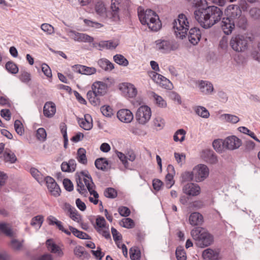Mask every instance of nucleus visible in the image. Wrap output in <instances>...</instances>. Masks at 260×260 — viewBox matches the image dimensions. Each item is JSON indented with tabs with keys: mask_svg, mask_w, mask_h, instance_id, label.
I'll return each instance as SVG.
<instances>
[{
	"mask_svg": "<svg viewBox=\"0 0 260 260\" xmlns=\"http://www.w3.org/2000/svg\"><path fill=\"white\" fill-rule=\"evenodd\" d=\"M223 13L220 8L215 6L206 8H199L194 11L196 20L204 28H208L220 20Z\"/></svg>",
	"mask_w": 260,
	"mask_h": 260,
	"instance_id": "1",
	"label": "nucleus"
},
{
	"mask_svg": "<svg viewBox=\"0 0 260 260\" xmlns=\"http://www.w3.org/2000/svg\"><path fill=\"white\" fill-rule=\"evenodd\" d=\"M138 17L142 25H147L152 31H156L161 27V22L158 16L153 11L141 8H138Z\"/></svg>",
	"mask_w": 260,
	"mask_h": 260,
	"instance_id": "2",
	"label": "nucleus"
},
{
	"mask_svg": "<svg viewBox=\"0 0 260 260\" xmlns=\"http://www.w3.org/2000/svg\"><path fill=\"white\" fill-rule=\"evenodd\" d=\"M191 235L196 242L197 246L204 248L212 244L213 242V237L208 231L202 227L198 226L193 229Z\"/></svg>",
	"mask_w": 260,
	"mask_h": 260,
	"instance_id": "3",
	"label": "nucleus"
},
{
	"mask_svg": "<svg viewBox=\"0 0 260 260\" xmlns=\"http://www.w3.org/2000/svg\"><path fill=\"white\" fill-rule=\"evenodd\" d=\"M77 191L82 196L86 197L87 194V188L95 187L91 177L87 171H83L76 178Z\"/></svg>",
	"mask_w": 260,
	"mask_h": 260,
	"instance_id": "4",
	"label": "nucleus"
},
{
	"mask_svg": "<svg viewBox=\"0 0 260 260\" xmlns=\"http://www.w3.org/2000/svg\"><path fill=\"white\" fill-rule=\"evenodd\" d=\"M173 25L176 37L180 39L185 38L189 28V22L185 15L179 14L178 18L174 20Z\"/></svg>",
	"mask_w": 260,
	"mask_h": 260,
	"instance_id": "5",
	"label": "nucleus"
},
{
	"mask_svg": "<svg viewBox=\"0 0 260 260\" xmlns=\"http://www.w3.org/2000/svg\"><path fill=\"white\" fill-rule=\"evenodd\" d=\"M248 38L243 35H237L233 37L230 41V45L236 51L241 52L247 47Z\"/></svg>",
	"mask_w": 260,
	"mask_h": 260,
	"instance_id": "6",
	"label": "nucleus"
},
{
	"mask_svg": "<svg viewBox=\"0 0 260 260\" xmlns=\"http://www.w3.org/2000/svg\"><path fill=\"white\" fill-rule=\"evenodd\" d=\"M151 116V110L148 106H140L136 113V119L141 124H145L148 122Z\"/></svg>",
	"mask_w": 260,
	"mask_h": 260,
	"instance_id": "7",
	"label": "nucleus"
},
{
	"mask_svg": "<svg viewBox=\"0 0 260 260\" xmlns=\"http://www.w3.org/2000/svg\"><path fill=\"white\" fill-rule=\"evenodd\" d=\"M194 180L201 182L205 180L209 175V170L207 166L200 164L193 168Z\"/></svg>",
	"mask_w": 260,
	"mask_h": 260,
	"instance_id": "8",
	"label": "nucleus"
},
{
	"mask_svg": "<svg viewBox=\"0 0 260 260\" xmlns=\"http://www.w3.org/2000/svg\"><path fill=\"white\" fill-rule=\"evenodd\" d=\"M68 35L75 41L78 42L91 43L93 41V38L83 33H80L73 30H69Z\"/></svg>",
	"mask_w": 260,
	"mask_h": 260,
	"instance_id": "9",
	"label": "nucleus"
},
{
	"mask_svg": "<svg viewBox=\"0 0 260 260\" xmlns=\"http://www.w3.org/2000/svg\"><path fill=\"white\" fill-rule=\"evenodd\" d=\"M44 183H46L49 191L52 195L55 197H58L60 195L61 190L52 177L50 176L45 177Z\"/></svg>",
	"mask_w": 260,
	"mask_h": 260,
	"instance_id": "10",
	"label": "nucleus"
},
{
	"mask_svg": "<svg viewBox=\"0 0 260 260\" xmlns=\"http://www.w3.org/2000/svg\"><path fill=\"white\" fill-rule=\"evenodd\" d=\"M224 148L229 150H235L239 148L242 145L241 140L235 136L227 137L223 141Z\"/></svg>",
	"mask_w": 260,
	"mask_h": 260,
	"instance_id": "11",
	"label": "nucleus"
},
{
	"mask_svg": "<svg viewBox=\"0 0 260 260\" xmlns=\"http://www.w3.org/2000/svg\"><path fill=\"white\" fill-rule=\"evenodd\" d=\"M124 96L133 98L137 94V89L135 86L129 83H122L119 87Z\"/></svg>",
	"mask_w": 260,
	"mask_h": 260,
	"instance_id": "12",
	"label": "nucleus"
},
{
	"mask_svg": "<svg viewBox=\"0 0 260 260\" xmlns=\"http://www.w3.org/2000/svg\"><path fill=\"white\" fill-rule=\"evenodd\" d=\"M197 86L200 91L204 95L211 94L214 91V87L212 83L207 80L198 81Z\"/></svg>",
	"mask_w": 260,
	"mask_h": 260,
	"instance_id": "13",
	"label": "nucleus"
},
{
	"mask_svg": "<svg viewBox=\"0 0 260 260\" xmlns=\"http://www.w3.org/2000/svg\"><path fill=\"white\" fill-rule=\"evenodd\" d=\"M155 49L161 53H166L173 50V45L169 40H157L155 41Z\"/></svg>",
	"mask_w": 260,
	"mask_h": 260,
	"instance_id": "14",
	"label": "nucleus"
},
{
	"mask_svg": "<svg viewBox=\"0 0 260 260\" xmlns=\"http://www.w3.org/2000/svg\"><path fill=\"white\" fill-rule=\"evenodd\" d=\"M182 191L189 196L194 197L200 193L201 188L197 184L188 183L183 187Z\"/></svg>",
	"mask_w": 260,
	"mask_h": 260,
	"instance_id": "15",
	"label": "nucleus"
},
{
	"mask_svg": "<svg viewBox=\"0 0 260 260\" xmlns=\"http://www.w3.org/2000/svg\"><path fill=\"white\" fill-rule=\"evenodd\" d=\"M74 72L86 75H90L95 73L96 69L93 67H88L81 64H75L72 66Z\"/></svg>",
	"mask_w": 260,
	"mask_h": 260,
	"instance_id": "16",
	"label": "nucleus"
},
{
	"mask_svg": "<svg viewBox=\"0 0 260 260\" xmlns=\"http://www.w3.org/2000/svg\"><path fill=\"white\" fill-rule=\"evenodd\" d=\"M225 13L227 17L234 20L235 18H237V17L240 16L242 11L238 5H231L228 7Z\"/></svg>",
	"mask_w": 260,
	"mask_h": 260,
	"instance_id": "17",
	"label": "nucleus"
},
{
	"mask_svg": "<svg viewBox=\"0 0 260 260\" xmlns=\"http://www.w3.org/2000/svg\"><path fill=\"white\" fill-rule=\"evenodd\" d=\"M117 116L119 120L125 123L131 122L134 118L132 112L128 109H125L119 110L117 112Z\"/></svg>",
	"mask_w": 260,
	"mask_h": 260,
	"instance_id": "18",
	"label": "nucleus"
},
{
	"mask_svg": "<svg viewBox=\"0 0 260 260\" xmlns=\"http://www.w3.org/2000/svg\"><path fill=\"white\" fill-rule=\"evenodd\" d=\"M107 90V85L103 82H94L92 86V90L97 95L102 96L105 95Z\"/></svg>",
	"mask_w": 260,
	"mask_h": 260,
	"instance_id": "19",
	"label": "nucleus"
},
{
	"mask_svg": "<svg viewBox=\"0 0 260 260\" xmlns=\"http://www.w3.org/2000/svg\"><path fill=\"white\" fill-rule=\"evenodd\" d=\"M99 49L102 50L103 49L113 50L115 49L119 45V41L117 40H111L109 41H101L98 44Z\"/></svg>",
	"mask_w": 260,
	"mask_h": 260,
	"instance_id": "20",
	"label": "nucleus"
},
{
	"mask_svg": "<svg viewBox=\"0 0 260 260\" xmlns=\"http://www.w3.org/2000/svg\"><path fill=\"white\" fill-rule=\"evenodd\" d=\"M78 122L81 128L86 131L91 129L93 126L92 118L88 114L84 115V118H78Z\"/></svg>",
	"mask_w": 260,
	"mask_h": 260,
	"instance_id": "21",
	"label": "nucleus"
},
{
	"mask_svg": "<svg viewBox=\"0 0 260 260\" xmlns=\"http://www.w3.org/2000/svg\"><path fill=\"white\" fill-rule=\"evenodd\" d=\"M221 26L224 33L226 35H229L232 33L235 27L234 20L229 17L223 18Z\"/></svg>",
	"mask_w": 260,
	"mask_h": 260,
	"instance_id": "22",
	"label": "nucleus"
},
{
	"mask_svg": "<svg viewBox=\"0 0 260 260\" xmlns=\"http://www.w3.org/2000/svg\"><path fill=\"white\" fill-rule=\"evenodd\" d=\"M202 157L206 162L211 164H215L218 162L215 153L210 149L203 150L202 152Z\"/></svg>",
	"mask_w": 260,
	"mask_h": 260,
	"instance_id": "23",
	"label": "nucleus"
},
{
	"mask_svg": "<svg viewBox=\"0 0 260 260\" xmlns=\"http://www.w3.org/2000/svg\"><path fill=\"white\" fill-rule=\"evenodd\" d=\"M201 37L200 30L196 27L191 28L189 31L188 39L193 45H196Z\"/></svg>",
	"mask_w": 260,
	"mask_h": 260,
	"instance_id": "24",
	"label": "nucleus"
},
{
	"mask_svg": "<svg viewBox=\"0 0 260 260\" xmlns=\"http://www.w3.org/2000/svg\"><path fill=\"white\" fill-rule=\"evenodd\" d=\"M219 251L216 249L207 248L202 253V256L205 260H219Z\"/></svg>",
	"mask_w": 260,
	"mask_h": 260,
	"instance_id": "25",
	"label": "nucleus"
},
{
	"mask_svg": "<svg viewBox=\"0 0 260 260\" xmlns=\"http://www.w3.org/2000/svg\"><path fill=\"white\" fill-rule=\"evenodd\" d=\"M56 112V106L52 102H46L43 108V113L48 118L52 117Z\"/></svg>",
	"mask_w": 260,
	"mask_h": 260,
	"instance_id": "26",
	"label": "nucleus"
},
{
	"mask_svg": "<svg viewBox=\"0 0 260 260\" xmlns=\"http://www.w3.org/2000/svg\"><path fill=\"white\" fill-rule=\"evenodd\" d=\"M189 223L193 226L200 225L204 222L203 215L199 212H193L189 217Z\"/></svg>",
	"mask_w": 260,
	"mask_h": 260,
	"instance_id": "27",
	"label": "nucleus"
},
{
	"mask_svg": "<svg viewBox=\"0 0 260 260\" xmlns=\"http://www.w3.org/2000/svg\"><path fill=\"white\" fill-rule=\"evenodd\" d=\"M77 164L74 159H70L68 161H63L61 165V169L64 172H73L75 171Z\"/></svg>",
	"mask_w": 260,
	"mask_h": 260,
	"instance_id": "28",
	"label": "nucleus"
},
{
	"mask_svg": "<svg viewBox=\"0 0 260 260\" xmlns=\"http://www.w3.org/2000/svg\"><path fill=\"white\" fill-rule=\"evenodd\" d=\"M167 170L168 173L166 176V187L168 188H170L172 186V185L174 183V181L173 180V177L175 174V172L174 167L171 165H168L167 167Z\"/></svg>",
	"mask_w": 260,
	"mask_h": 260,
	"instance_id": "29",
	"label": "nucleus"
},
{
	"mask_svg": "<svg viewBox=\"0 0 260 260\" xmlns=\"http://www.w3.org/2000/svg\"><path fill=\"white\" fill-rule=\"evenodd\" d=\"M46 245L49 251L56 254L59 256H62L63 253L61 248L55 244L52 239H48L46 241Z\"/></svg>",
	"mask_w": 260,
	"mask_h": 260,
	"instance_id": "30",
	"label": "nucleus"
},
{
	"mask_svg": "<svg viewBox=\"0 0 260 260\" xmlns=\"http://www.w3.org/2000/svg\"><path fill=\"white\" fill-rule=\"evenodd\" d=\"M111 4L110 9H113L120 12V11L123 9L125 10L127 9V5L129 2L127 1H125L122 4L119 2V0H111Z\"/></svg>",
	"mask_w": 260,
	"mask_h": 260,
	"instance_id": "31",
	"label": "nucleus"
},
{
	"mask_svg": "<svg viewBox=\"0 0 260 260\" xmlns=\"http://www.w3.org/2000/svg\"><path fill=\"white\" fill-rule=\"evenodd\" d=\"M31 176L41 184L44 183L45 177L36 168H31L29 171Z\"/></svg>",
	"mask_w": 260,
	"mask_h": 260,
	"instance_id": "32",
	"label": "nucleus"
},
{
	"mask_svg": "<svg viewBox=\"0 0 260 260\" xmlns=\"http://www.w3.org/2000/svg\"><path fill=\"white\" fill-rule=\"evenodd\" d=\"M3 157L5 162L14 164L17 160L15 154L10 150L6 149L3 153Z\"/></svg>",
	"mask_w": 260,
	"mask_h": 260,
	"instance_id": "33",
	"label": "nucleus"
},
{
	"mask_svg": "<svg viewBox=\"0 0 260 260\" xmlns=\"http://www.w3.org/2000/svg\"><path fill=\"white\" fill-rule=\"evenodd\" d=\"M220 119L223 121L232 123H237L240 120L239 118L234 115L223 114L220 115Z\"/></svg>",
	"mask_w": 260,
	"mask_h": 260,
	"instance_id": "34",
	"label": "nucleus"
},
{
	"mask_svg": "<svg viewBox=\"0 0 260 260\" xmlns=\"http://www.w3.org/2000/svg\"><path fill=\"white\" fill-rule=\"evenodd\" d=\"M98 64L106 71H110L114 68V64L106 58L100 59L98 61Z\"/></svg>",
	"mask_w": 260,
	"mask_h": 260,
	"instance_id": "35",
	"label": "nucleus"
},
{
	"mask_svg": "<svg viewBox=\"0 0 260 260\" xmlns=\"http://www.w3.org/2000/svg\"><path fill=\"white\" fill-rule=\"evenodd\" d=\"M193 109L196 113L199 116L204 118H207L210 116V113L207 109L204 107L202 106H196L193 108Z\"/></svg>",
	"mask_w": 260,
	"mask_h": 260,
	"instance_id": "36",
	"label": "nucleus"
},
{
	"mask_svg": "<svg viewBox=\"0 0 260 260\" xmlns=\"http://www.w3.org/2000/svg\"><path fill=\"white\" fill-rule=\"evenodd\" d=\"M86 151L85 149L83 148H80L77 153V159L79 162L86 165L87 163V159L86 156Z\"/></svg>",
	"mask_w": 260,
	"mask_h": 260,
	"instance_id": "37",
	"label": "nucleus"
},
{
	"mask_svg": "<svg viewBox=\"0 0 260 260\" xmlns=\"http://www.w3.org/2000/svg\"><path fill=\"white\" fill-rule=\"evenodd\" d=\"M87 98L90 103L94 106L100 105V96L97 95L91 90H89L87 93Z\"/></svg>",
	"mask_w": 260,
	"mask_h": 260,
	"instance_id": "38",
	"label": "nucleus"
},
{
	"mask_svg": "<svg viewBox=\"0 0 260 260\" xmlns=\"http://www.w3.org/2000/svg\"><path fill=\"white\" fill-rule=\"evenodd\" d=\"M94 164L98 169L105 171L107 169L108 162L105 158H99L95 160Z\"/></svg>",
	"mask_w": 260,
	"mask_h": 260,
	"instance_id": "39",
	"label": "nucleus"
},
{
	"mask_svg": "<svg viewBox=\"0 0 260 260\" xmlns=\"http://www.w3.org/2000/svg\"><path fill=\"white\" fill-rule=\"evenodd\" d=\"M95 10L96 14L100 16L105 17L107 14L106 8L103 2H99L95 4Z\"/></svg>",
	"mask_w": 260,
	"mask_h": 260,
	"instance_id": "40",
	"label": "nucleus"
},
{
	"mask_svg": "<svg viewBox=\"0 0 260 260\" xmlns=\"http://www.w3.org/2000/svg\"><path fill=\"white\" fill-rule=\"evenodd\" d=\"M69 229L71 233L72 232L73 235L77 238L81 239H89V236L86 233L80 231L71 226H69Z\"/></svg>",
	"mask_w": 260,
	"mask_h": 260,
	"instance_id": "41",
	"label": "nucleus"
},
{
	"mask_svg": "<svg viewBox=\"0 0 260 260\" xmlns=\"http://www.w3.org/2000/svg\"><path fill=\"white\" fill-rule=\"evenodd\" d=\"M151 95L153 98L155 104L158 107L160 108H165L167 107V103L161 96L158 95L154 92H152L151 93Z\"/></svg>",
	"mask_w": 260,
	"mask_h": 260,
	"instance_id": "42",
	"label": "nucleus"
},
{
	"mask_svg": "<svg viewBox=\"0 0 260 260\" xmlns=\"http://www.w3.org/2000/svg\"><path fill=\"white\" fill-rule=\"evenodd\" d=\"M44 217L42 215H37L31 219L30 224L37 229H39L42 225Z\"/></svg>",
	"mask_w": 260,
	"mask_h": 260,
	"instance_id": "43",
	"label": "nucleus"
},
{
	"mask_svg": "<svg viewBox=\"0 0 260 260\" xmlns=\"http://www.w3.org/2000/svg\"><path fill=\"white\" fill-rule=\"evenodd\" d=\"M234 24H236L239 27H241L243 29H245L246 28V26L247 24V19L244 15H242V14L240 16L237 17V18H235L234 20Z\"/></svg>",
	"mask_w": 260,
	"mask_h": 260,
	"instance_id": "44",
	"label": "nucleus"
},
{
	"mask_svg": "<svg viewBox=\"0 0 260 260\" xmlns=\"http://www.w3.org/2000/svg\"><path fill=\"white\" fill-rule=\"evenodd\" d=\"M186 132L183 129H179L176 132L174 136L173 139L174 141L181 142H183L185 139Z\"/></svg>",
	"mask_w": 260,
	"mask_h": 260,
	"instance_id": "45",
	"label": "nucleus"
},
{
	"mask_svg": "<svg viewBox=\"0 0 260 260\" xmlns=\"http://www.w3.org/2000/svg\"><path fill=\"white\" fill-rule=\"evenodd\" d=\"M113 59L116 63L119 65L126 67L128 64V61L121 54H116L114 55Z\"/></svg>",
	"mask_w": 260,
	"mask_h": 260,
	"instance_id": "46",
	"label": "nucleus"
},
{
	"mask_svg": "<svg viewBox=\"0 0 260 260\" xmlns=\"http://www.w3.org/2000/svg\"><path fill=\"white\" fill-rule=\"evenodd\" d=\"M95 187H91V190L90 188H87V189L91 195H93V198L90 197L89 200L90 202L93 203L94 205H97L99 203L98 198L99 197L98 193L94 190Z\"/></svg>",
	"mask_w": 260,
	"mask_h": 260,
	"instance_id": "47",
	"label": "nucleus"
},
{
	"mask_svg": "<svg viewBox=\"0 0 260 260\" xmlns=\"http://www.w3.org/2000/svg\"><path fill=\"white\" fill-rule=\"evenodd\" d=\"M156 83L159 84L161 86L166 89L170 88L172 85V83L170 81L161 75Z\"/></svg>",
	"mask_w": 260,
	"mask_h": 260,
	"instance_id": "48",
	"label": "nucleus"
},
{
	"mask_svg": "<svg viewBox=\"0 0 260 260\" xmlns=\"http://www.w3.org/2000/svg\"><path fill=\"white\" fill-rule=\"evenodd\" d=\"M106 17L114 21H118L120 20V12L110 9V11L106 14Z\"/></svg>",
	"mask_w": 260,
	"mask_h": 260,
	"instance_id": "49",
	"label": "nucleus"
},
{
	"mask_svg": "<svg viewBox=\"0 0 260 260\" xmlns=\"http://www.w3.org/2000/svg\"><path fill=\"white\" fill-rule=\"evenodd\" d=\"M95 223L96 226H95L94 228L96 231H98V230H101L105 228H107L106 221L104 217L102 216H98L96 219Z\"/></svg>",
	"mask_w": 260,
	"mask_h": 260,
	"instance_id": "50",
	"label": "nucleus"
},
{
	"mask_svg": "<svg viewBox=\"0 0 260 260\" xmlns=\"http://www.w3.org/2000/svg\"><path fill=\"white\" fill-rule=\"evenodd\" d=\"M6 70L10 73L15 74L18 72V68L17 65L12 61H8L6 64Z\"/></svg>",
	"mask_w": 260,
	"mask_h": 260,
	"instance_id": "51",
	"label": "nucleus"
},
{
	"mask_svg": "<svg viewBox=\"0 0 260 260\" xmlns=\"http://www.w3.org/2000/svg\"><path fill=\"white\" fill-rule=\"evenodd\" d=\"M129 255L132 260H140V251L137 247H132L129 249Z\"/></svg>",
	"mask_w": 260,
	"mask_h": 260,
	"instance_id": "52",
	"label": "nucleus"
},
{
	"mask_svg": "<svg viewBox=\"0 0 260 260\" xmlns=\"http://www.w3.org/2000/svg\"><path fill=\"white\" fill-rule=\"evenodd\" d=\"M0 230L4 234L8 236L11 237L13 236L12 230L9 224L6 223H0Z\"/></svg>",
	"mask_w": 260,
	"mask_h": 260,
	"instance_id": "53",
	"label": "nucleus"
},
{
	"mask_svg": "<svg viewBox=\"0 0 260 260\" xmlns=\"http://www.w3.org/2000/svg\"><path fill=\"white\" fill-rule=\"evenodd\" d=\"M212 145L214 149L218 152H222L223 148H224V145L223 144V141L221 140L217 139L215 140L213 143Z\"/></svg>",
	"mask_w": 260,
	"mask_h": 260,
	"instance_id": "54",
	"label": "nucleus"
},
{
	"mask_svg": "<svg viewBox=\"0 0 260 260\" xmlns=\"http://www.w3.org/2000/svg\"><path fill=\"white\" fill-rule=\"evenodd\" d=\"M104 194L106 198L114 199L117 197V192L114 188L108 187L104 190Z\"/></svg>",
	"mask_w": 260,
	"mask_h": 260,
	"instance_id": "55",
	"label": "nucleus"
},
{
	"mask_svg": "<svg viewBox=\"0 0 260 260\" xmlns=\"http://www.w3.org/2000/svg\"><path fill=\"white\" fill-rule=\"evenodd\" d=\"M120 225L127 229L133 228L135 226L134 221L129 218H125L121 220L120 222Z\"/></svg>",
	"mask_w": 260,
	"mask_h": 260,
	"instance_id": "56",
	"label": "nucleus"
},
{
	"mask_svg": "<svg viewBox=\"0 0 260 260\" xmlns=\"http://www.w3.org/2000/svg\"><path fill=\"white\" fill-rule=\"evenodd\" d=\"M177 260H186V252L182 247H178L176 250Z\"/></svg>",
	"mask_w": 260,
	"mask_h": 260,
	"instance_id": "57",
	"label": "nucleus"
},
{
	"mask_svg": "<svg viewBox=\"0 0 260 260\" xmlns=\"http://www.w3.org/2000/svg\"><path fill=\"white\" fill-rule=\"evenodd\" d=\"M101 111L103 115L107 117H111L113 115V109L109 106L104 105L101 107Z\"/></svg>",
	"mask_w": 260,
	"mask_h": 260,
	"instance_id": "58",
	"label": "nucleus"
},
{
	"mask_svg": "<svg viewBox=\"0 0 260 260\" xmlns=\"http://www.w3.org/2000/svg\"><path fill=\"white\" fill-rule=\"evenodd\" d=\"M19 78L21 82L27 83L30 80V75L26 71H21Z\"/></svg>",
	"mask_w": 260,
	"mask_h": 260,
	"instance_id": "59",
	"label": "nucleus"
},
{
	"mask_svg": "<svg viewBox=\"0 0 260 260\" xmlns=\"http://www.w3.org/2000/svg\"><path fill=\"white\" fill-rule=\"evenodd\" d=\"M47 136L46 132L44 128H39L36 133L37 138L40 140L44 141L46 140Z\"/></svg>",
	"mask_w": 260,
	"mask_h": 260,
	"instance_id": "60",
	"label": "nucleus"
},
{
	"mask_svg": "<svg viewBox=\"0 0 260 260\" xmlns=\"http://www.w3.org/2000/svg\"><path fill=\"white\" fill-rule=\"evenodd\" d=\"M194 177V174L193 170L192 172H185L181 175V178L183 181H188L193 179Z\"/></svg>",
	"mask_w": 260,
	"mask_h": 260,
	"instance_id": "61",
	"label": "nucleus"
},
{
	"mask_svg": "<svg viewBox=\"0 0 260 260\" xmlns=\"http://www.w3.org/2000/svg\"><path fill=\"white\" fill-rule=\"evenodd\" d=\"M250 17L255 20L260 19V9L257 8H252L249 12Z\"/></svg>",
	"mask_w": 260,
	"mask_h": 260,
	"instance_id": "62",
	"label": "nucleus"
},
{
	"mask_svg": "<svg viewBox=\"0 0 260 260\" xmlns=\"http://www.w3.org/2000/svg\"><path fill=\"white\" fill-rule=\"evenodd\" d=\"M42 71L44 74L48 78H51L52 77V72L50 68L46 63L42 64Z\"/></svg>",
	"mask_w": 260,
	"mask_h": 260,
	"instance_id": "63",
	"label": "nucleus"
},
{
	"mask_svg": "<svg viewBox=\"0 0 260 260\" xmlns=\"http://www.w3.org/2000/svg\"><path fill=\"white\" fill-rule=\"evenodd\" d=\"M70 217L74 221L78 223L81 221V216L75 208L70 212Z\"/></svg>",
	"mask_w": 260,
	"mask_h": 260,
	"instance_id": "64",
	"label": "nucleus"
}]
</instances>
